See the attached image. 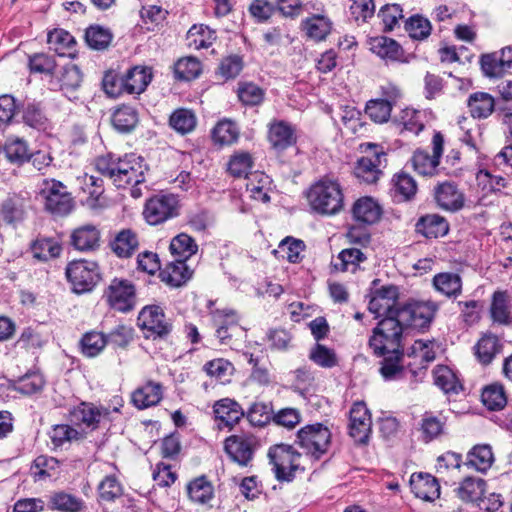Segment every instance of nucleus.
<instances>
[{
    "mask_svg": "<svg viewBox=\"0 0 512 512\" xmlns=\"http://www.w3.org/2000/svg\"><path fill=\"white\" fill-rule=\"evenodd\" d=\"M96 169L108 177L117 188L137 186L145 181L143 160L134 154L123 158L113 155L99 157L96 160Z\"/></svg>",
    "mask_w": 512,
    "mask_h": 512,
    "instance_id": "1",
    "label": "nucleus"
},
{
    "mask_svg": "<svg viewBox=\"0 0 512 512\" xmlns=\"http://www.w3.org/2000/svg\"><path fill=\"white\" fill-rule=\"evenodd\" d=\"M307 199L311 208L322 215H335L344 205V195L340 184L331 179H321L313 184Z\"/></svg>",
    "mask_w": 512,
    "mask_h": 512,
    "instance_id": "2",
    "label": "nucleus"
},
{
    "mask_svg": "<svg viewBox=\"0 0 512 512\" xmlns=\"http://www.w3.org/2000/svg\"><path fill=\"white\" fill-rule=\"evenodd\" d=\"M404 326L398 317H384L373 329L369 339V346L376 356H385L386 353H400L403 349Z\"/></svg>",
    "mask_w": 512,
    "mask_h": 512,
    "instance_id": "3",
    "label": "nucleus"
},
{
    "mask_svg": "<svg viewBox=\"0 0 512 512\" xmlns=\"http://www.w3.org/2000/svg\"><path fill=\"white\" fill-rule=\"evenodd\" d=\"M331 441L330 430L321 423L302 427L296 436V443L314 460H319L329 448Z\"/></svg>",
    "mask_w": 512,
    "mask_h": 512,
    "instance_id": "4",
    "label": "nucleus"
},
{
    "mask_svg": "<svg viewBox=\"0 0 512 512\" xmlns=\"http://www.w3.org/2000/svg\"><path fill=\"white\" fill-rule=\"evenodd\" d=\"M66 276L77 294L92 291L100 280L99 267L94 261L76 260L68 264Z\"/></svg>",
    "mask_w": 512,
    "mask_h": 512,
    "instance_id": "5",
    "label": "nucleus"
},
{
    "mask_svg": "<svg viewBox=\"0 0 512 512\" xmlns=\"http://www.w3.org/2000/svg\"><path fill=\"white\" fill-rule=\"evenodd\" d=\"M268 457L275 476L280 481H291L299 469L301 454L291 445L277 444L269 449Z\"/></svg>",
    "mask_w": 512,
    "mask_h": 512,
    "instance_id": "6",
    "label": "nucleus"
},
{
    "mask_svg": "<svg viewBox=\"0 0 512 512\" xmlns=\"http://www.w3.org/2000/svg\"><path fill=\"white\" fill-rule=\"evenodd\" d=\"M179 201L173 194H157L150 197L143 209V217L150 225H158L178 216Z\"/></svg>",
    "mask_w": 512,
    "mask_h": 512,
    "instance_id": "7",
    "label": "nucleus"
},
{
    "mask_svg": "<svg viewBox=\"0 0 512 512\" xmlns=\"http://www.w3.org/2000/svg\"><path fill=\"white\" fill-rule=\"evenodd\" d=\"M258 446L257 437L250 433L234 434L224 441V451L233 462L242 467L251 464Z\"/></svg>",
    "mask_w": 512,
    "mask_h": 512,
    "instance_id": "8",
    "label": "nucleus"
},
{
    "mask_svg": "<svg viewBox=\"0 0 512 512\" xmlns=\"http://www.w3.org/2000/svg\"><path fill=\"white\" fill-rule=\"evenodd\" d=\"M138 326L145 331L146 338H165L172 331V323L158 305H147L138 315Z\"/></svg>",
    "mask_w": 512,
    "mask_h": 512,
    "instance_id": "9",
    "label": "nucleus"
},
{
    "mask_svg": "<svg viewBox=\"0 0 512 512\" xmlns=\"http://www.w3.org/2000/svg\"><path fill=\"white\" fill-rule=\"evenodd\" d=\"M45 209L55 215H67L73 207L70 194L66 187L56 180H45L40 192Z\"/></svg>",
    "mask_w": 512,
    "mask_h": 512,
    "instance_id": "10",
    "label": "nucleus"
},
{
    "mask_svg": "<svg viewBox=\"0 0 512 512\" xmlns=\"http://www.w3.org/2000/svg\"><path fill=\"white\" fill-rule=\"evenodd\" d=\"M438 305L432 301L407 303L398 308V318L405 327L424 328L433 320Z\"/></svg>",
    "mask_w": 512,
    "mask_h": 512,
    "instance_id": "11",
    "label": "nucleus"
},
{
    "mask_svg": "<svg viewBox=\"0 0 512 512\" xmlns=\"http://www.w3.org/2000/svg\"><path fill=\"white\" fill-rule=\"evenodd\" d=\"M443 146V135L440 132H436L432 138V156L424 150H416L414 152L410 160L414 171L421 176H434L437 174Z\"/></svg>",
    "mask_w": 512,
    "mask_h": 512,
    "instance_id": "12",
    "label": "nucleus"
},
{
    "mask_svg": "<svg viewBox=\"0 0 512 512\" xmlns=\"http://www.w3.org/2000/svg\"><path fill=\"white\" fill-rule=\"evenodd\" d=\"M399 292L394 285L382 286L372 293L369 301L368 309L376 317H398Z\"/></svg>",
    "mask_w": 512,
    "mask_h": 512,
    "instance_id": "13",
    "label": "nucleus"
},
{
    "mask_svg": "<svg viewBox=\"0 0 512 512\" xmlns=\"http://www.w3.org/2000/svg\"><path fill=\"white\" fill-rule=\"evenodd\" d=\"M105 296L109 305L115 310L128 312L135 306V287L129 280L113 279L105 292Z\"/></svg>",
    "mask_w": 512,
    "mask_h": 512,
    "instance_id": "14",
    "label": "nucleus"
},
{
    "mask_svg": "<svg viewBox=\"0 0 512 512\" xmlns=\"http://www.w3.org/2000/svg\"><path fill=\"white\" fill-rule=\"evenodd\" d=\"M127 332L124 326L115 328L108 337L96 331L87 332L80 341L82 353L87 357H95L105 348L108 339L119 344L126 342Z\"/></svg>",
    "mask_w": 512,
    "mask_h": 512,
    "instance_id": "15",
    "label": "nucleus"
},
{
    "mask_svg": "<svg viewBox=\"0 0 512 512\" xmlns=\"http://www.w3.org/2000/svg\"><path fill=\"white\" fill-rule=\"evenodd\" d=\"M108 415L109 411L106 408L98 407L90 402H81L69 410L67 419L74 426L96 430L101 419Z\"/></svg>",
    "mask_w": 512,
    "mask_h": 512,
    "instance_id": "16",
    "label": "nucleus"
},
{
    "mask_svg": "<svg viewBox=\"0 0 512 512\" xmlns=\"http://www.w3.org/2000/svg\"><path fill=\"white\" fill-rule=\"evenodd\" d=\"M371 430V415L365 403H354L349 412V435L356 443L366 444Z\"/></svg>",
    "mask_w": 512,
    "mask_h": 512,
    "instance_id": "17",
    "label": "nucleus"
},
{
    "mask_svg": "<svg viewBox=\"0 0 512 512\" xmlns=\"http://www.w3.org/2000/svg\"><path fill=\"white\" fill-rule=\"evenodd\" d=\"M213 413L219 429H232L245 416L240 404L231 398H223L213 405Z\"/></svg>",
    "mask_w": 512,
    "mask_h": 512,
    "instance_id": "18",
    "label": "nucleus"
},
{
    "mask_svg": "<svg viewBox=\"0 0 512 512\" xmlns=\"http://www.w3.org/2000/svg\"><path fill=\"white\" fill-rule=\"evenodd\" d=\"M385 156L382 151H374L371 155L359 158L354 166L356 178L367 184H375L383 174L380 166Z\"/></svg>",
    "mask_w": 512,
    "mask_h": 512,
    "instance_id": "19",
    "label": "nucleus"
},
{
    "mask_svg": "<svg viewBox=\"0 0 512 512\" xmlns=\"http://www.w3.org/2000/svg\"><path fill=\"white\" fill-rule=\"evenodd\" d=\"M410 488L417 498L425 501H434L440 496V485L437 479L430 474H412Z\"/></svg>",
    "mask_w": 512,
    "mask_h": 512,
    "instance_id": "20",
    "label": "nucleus"
},
{
    "mask_svg": "<svg viewBox=\"0 0 512 512\" xmlns=\"http://www.w3.org/2000/svg\"><path fill=\"white\" fill-rule=\"evenodd\" d=\"M490 316L494 323L509 325L512 323L511 297L507 291L497 290L492 295Z\"/></svg>",
    "mask_w": 512,
    "mask_h": 512,
    "instance_id": "21",
    "label": "nucleus"
},
{
    "mask_svg": "<svg viewBox=\"0 0 512 512\" xmlns=\"http://www.w3.org/2000/svg\"><path fill=\"white\" fill-rule=\"evenodd\" d=\"M435 200L442 209L447 211H457L464 204L463 194L455 184L450 182L441 183L435 188Z\"/></svg>",
    "mask_w": 512,
    "mask_h": 512,
    "instance_id": "22",
    "label": "nucleus"
},
{
    "mask_svg": "<svg viewBox=\"0 0 512 512\" xmlns=\"http://www.w3.org/2000/svg\"><path fill=\"white\" fill-rule=\"evenodd\" d=\"M71 243L79 251H93L100 246V230L92 224L80 226L72 232Z\"/></svg>",
    "mask_w": 512,
    "mask_h": 512,
    "instance_id": "23",
    "label": "nucleus"
},
{
    "mask_svg": "<svg viewBox=\"0 0 512 512\" xmlns=\"http://www.w3.org/2000/svg\"><path fill=\"white\" fill-rule=\"evenodd\" d=\"M268 139L278 150H284L296 143L295 128L286 121H275L269 126Z\"/></svg>",
    "mask_w": 512,
    "mask_h": 512,
    "instance_id": "24",
    "label": "nucleus"
},
{
    "mask_svg": "<svg viewBox=\"0 0 512 512\" xmlns=\"http://www.w3.org/2000/svg\"><path fill=\"white\" fill-rule=\"evenodd\" d=\"M415 231L426 238H438L445 236L449 231L448 222L437 214H427L418 219Z\"/></svg>",
    "mask_w": 512,
    "mask_h": 512,
    "instance_id": "25",
    "label": "nucleus"
},
{
    "mask_svg": "<svg viewBox=\"0 0 512 512\" xmlns=\"http://www.w3.org/2000/svg\"><path fill=\"white\" fill-rule=\"evenodd\" d=\"M82 82V73L74 64L64 66L59 75L51 81L52 85L58 87L68 98H71Z\"/></svg>",
    "mask_w": 512,
    "mask_h": 512,
    "instance_id": "26",
    "label": "nucleus"
},
{
    "mask_svg": "<svg viewBox=\"0 0 512 512\" xmlns=\"http://www.w3.org/2000/svg\"><path fill=\"white\" fill-rule=\"evenodd\" d=\"M370 50L387 61H401L404 50L401 45L392 38L378 36L370 39Z\"/></svg>",
    "mask_w": 512,
    "mask_h": 512,
    "instance_id": "27",
    "label": "nucleus"
},
{
    "mask_svg": "<svg viewBox=\"0 0 512 512\" xmlns=\"http://www.w3.org/2000/svg\"><path fill=\"white\" fill-rule=\"evenodd\" d=\"M193 274V270L186 261L174 259L160 272L163 282L173 287H180L185 284Z\"/></svg>",
    "mask_w": 512,
    "mask_h": 512,
    "instance_id": "28",
    "label": "nucleus"
},
{
    "mask_svg": "<svg viewBox=\"0 0 512 512\" xmlns=\"http://www.w3.org/2000/svg\"><path fill=\"white\" fill-rule=\"evenodd\" d=\"M382 214L380 205L371 197L358 199L352 207V215L357 222L364 224L376 223Z\"/></svg>",
    "mask_w": 512,
    "mask_h": 512,
    "instance_id": "29",
    "label": "nucleus"
},
{
    "mask_svg": "<svg viewBox=\"0 0 512 512\" xmlns=\"http://www.w3.org/2000/svg\"><path fill=\"white\" fill-rule=\"evenodd\" d=\"M162 399L160 383L148 381L132 393V402L139 409H145L158 404Z\"/></svg>",
    "mask_w": 512,
    "mask_h": 512,
    "instance_id": "30",
    "label": "nucleus"
},
{
    "mask_svg": "<svg viewBox=\"0 0 512 512\" xmlns=\"http://www.w3.org/2000/svg\"><path fill=\"white\" fill-rule=\"evenodd\" d=\"M33 257L39 261L47 262L60 256L62 246L54 238L38 237L30 245Z\"/></svg>",
    "mask_w": 512,
    "mask_h": 512,
    "instance_id": "31",
    "label": "nucleus"
},
{
    "mask_svg": "<svg viewBox=\"0 0 512 512\" xmlns=\"http://www.w3.org/2000/svg\"><path fill=\"white\" fill-rule=\"evenodd\" d=\"M432 282L435 290L448 298H456L462 292V279L457 273H438L433 277Z\"/></svg>",
    "mask_w": 512,
    "mask_h": 512,
    "instance_id": "32",
    "label": "nucleus"
},
{
    "mask_svg": "<svg viewBox=\"0 0 512 512\" xmlns=\"http://www.w3.org/2000/svg\"><path fill=\"white\" fill-rule=\"evenodd\" d=\"M474 349L478 361L483 365H488L501 352L502 344L497 336L485 334L478 340Z\"/></svg>",
    "mask_w": 512,
    "mask_h": 512,
    "instance_id": "33",
    "label": "nucleus"
},
{
    "mask_svg": "<svg viewBox=\"0 0 512 512\" xmlns=\"http://www.w3.org/2000/svg\"><path fill=\"white\" fill-rule=\"evenodd\" d=\"M137 234L131 229H123L115 236L111 243L113 252L121 258H129L138 249Z\"/></svg>",
    "mask_w": 512,
    "mask_h": 512,
    "instance_id": "34",
    "label": "nucleus"
},
{
    "mask_svg": "<svg viewBox=\"0 0 512 512\" xmlns=\"http://www.w3.org/2000/svg\"><path fill=\"white\" fill-rule=\"evenodd\" d=\"M486 482L477 477L465 478L455 489L456 495L464 502H477L482 499Z\"/></svg>",
    "mask_w": 512,
    "mask_h": 512,
    "instance_id": "35",
    "label": "nucleus"
},
{
    "mask_svg": "<svg viewBox=\"0 0 512 512\" xmlns=\"http://www.w3.org/2000/svg\"><path fill=\"white\" fill-rule=\"evenodd\" d=\"M467 105L473 118L485 119L493 113L495 101L486 92H475L469 96Z\"/></svg>",
    "mask_w": 512,
    "mask_h": 512,
    "instance_id": "36",
    "label": "nucleus"
},
{
    "mask_svg": "<svg viewBox=\"0 0 512 512\" xmlns=\"http://www.w3.org/2000/svg\"><path fill=\"white\" fill-rule=\"evenodd\" d=\"M493 462L492 448L487 444L476 445L467 454L466 465L479 472H486Z\"/></svg>",
    "mask_w": 512,
    "mask_h": 512,
    "instance_id": "37",
    "label": "nucleus"
},
{
    "mask_svg": "<svg viewBox=\"0 0 512 512\" xmlns=\"http://www.w3.org/2000/svg\"><path fill=\"white\" fill-rule=\"evenodd\" d=\"M216 40V32L205 25H193L187 33L188 46L199 50L212 46Z\"/></svg>",
    "mask_w": 512,
    "mask_h": 512,
    "instance_id": "38",
    "label": "nucleus"
},
{
    "mask_svg": "<svg viewBox=\"0 0 512 512\" xmlns=\"http://www.w3.org/2000/svg\"><path fill=\"white\" fill-rule=\"evenodd\" d=\"M445 418L436 416L431 412H425L421 418V437L425 442H430L444 433Z\"/></svg>",
    "mask_w": 512,
    "mask_h": 512,
    "instance_id": "39",
    "label": "nucleus"
},
{
    "mask_svg": "<svg viewBox=\"0 0 512 512\" xmlns=\"http://www.w3.org/2000/svg\"><path fill=\"white\" fill-rule=\"evenodd\" d=\"M170 251L174 259L186 261L196 254L198 246L188 234L181 233L175 236L170 243Z\"/></svg>",
    "mask_w": 512,
    "mask_h": 512,
    "instance_id": "40",
    "label": "nucleus"
},
{
    "mask_svg": "<svg viewBox=\"0 0 512 512\" xmlns=\"http://www.w3.org/2000/svg\"><path fill=\"white\" fill-rule=\"evenodd\" d=\"M223 321L220 314H215L213 323L216 328L215 335L221 344L233 345V339L242 337L244 335V329L239 323H235L233 317L229 320L230 326H225Z\"/></svg>",
    "mask_w": 512,
    "mask_h": 512,
    "instance_id": "41",
    "label": "nucleus"
},
{
    "mask_svg": "<svg viewBox=\"0 0 512 512\" xmlns=\"http://www.w3.org/2000/svg\"><path fill=\"white\" fill-rule=\"evenodd\" d=\"M47 506L61 512H80L84 508V502L71 494L56 492L49 496Z\"/></svg>",
    "mask_w": 512,
    "mask_h": 512,
    "instance_id": "42",
    "label": "nucleus"
},
{
    "mask_svg": "<svg viewBox=\"0 0 512 512\" xmlns=\"http://www.w3.org/2000/svg\"><path fill=\"white\" fill-rule=\"evenodd\" d=\"M138 123V113L135 108L127 105L118 107L112 115L114 128L121 133L132 131Z\"/></svg>",
    "mask_w": 512,
    "mask_h": 512,
    "instance_id": "43",
    "label": "nucleus"
},
{
    "mask_svg": "<svg viewBox=\"0 0 512 512\" xmlns=\"http://www.w3.org/2000/svg\"><path fill=\"white\" fill-rule=\"evenodd\" d=\"M152 78L151 72L147 68L134 67L128 70L124 76L126 92L129 94L142 93Z\"/></svg>",
    "mask_w": 512,
    "mask_h": 512,
    "instance_id": "44",
    "label": "nucleus"
},
{
    "mask_svg": "<svg viewBox=\"0 0 512 512\" xmlns=\"http://www.w3.org/2000/svg\"><path fill=\"white\" fill-rule=\"evenodd\" d=\"M4 153L8 161L21 166L31 158L27 143L20 138H9L4 146Z\"/></svg>",
    "mask_w": 512,
    "mask_h": 512,
    "instance_id": "45",
    "label": "nucleus"
},
{
    "mask_svg": "<svg viewBox=\"0 0 512 512\" xmlns=\"http://www.w3.org/2000/svg\"><path fill=\"white\" fill-rule=\"evenodd\" d=\"M392 189L397 201H407L415 196L417 185L409 174L400 172L392 178Z\"/></svg>",
    "mask_w": 512,
    "mask_h": 512,
    "instance_id": "46",
    "label": "nucleus"
},
{
    "mask_svg": "<svg viewBox=\"0 0 512 512\" xmlns=\"http://www.w3.org/2000/svg\"><path fill=\"white\" fill-rule=\"evenodd\" d=\"M331 28V21L322 15H313L303 21V29L307 36L316 41L324 40Z\"/></svg>",
    "mask_w": 512,
    "mask_h": 512,
    "instance_id": "47",
    "label": "nucleus"
},
{
    "mask_svg": "<svg viewBox=\"0 0 512 512\" xmlns=\"http://www.w3.org/2000/svg\"><path fill=\"white\" fill-rule=\"evenodd\" d=\"M187 492L190 500L198 504H206L214 496L213 486L205 476L191 481L187 486Z\"/></svg>",
    "mask_w": 512,
    "mask_h": 512,
    "instance_id": "48",
    "label": "nucleus"
},
{
    "mask_svg": "<svg viewBox=\"0 0 512 512\" xmlns=\"http://www.w3.org/2000/svg\"><path fill=\"white\" fill-rule=\"evenodd\" d=\"M269 183V177L267 175L256 171L250 173L249 177L246 178V189L253 199L265 203L270 200L267 192Z\"/></svg>",
    "mask_w": 512,
    "mask_h": 512,
    "instance_id": "49",
    "label": "nucleus"
},
{
    "mask_svg": "<svg viewBox=\"0 0 512 512\" xmlns=\"http://www.w3.org/2000/svg\"><path fill=\"white\" fill-rule=\"evenodd\" d=\"M47 42L51 50L63 56L75 47L76 40L68 31L64 29H54L47 36Z\"/></svg>",
    "mask_w": 512,
    "mask_h": 512,
    "instance_id": "50",
    "label": "nucleus"
},
{
    "mask_svg": "<svg viewBox=\"0 0 512 512\" xmlns=\"http://www.w3.org/2000/svg\"><path fill=\"white\" fill-rule=\"evenodd\" d=\"M482 402L493 411L503 409L507 404V396L504 387L500 383H493L486 386L482 391Z\"/></svg>",
    "mask_w": 512,
    "mask_h": 512,
    "instance_id": "51",
    "label": "nucleus"
},
{
    "mask_svg": "<svg viewBox=\"0 0 512 512\" xmlns=\"http://www.w3.org/2000/svg\"><path fill=\"white\" fill-rule=\"evenodd\" d=\"M434 383L445 393H458L462 388L455 373L447 366H437L433 371Z\"/></svg>",
    "mask_w": 512,
    "mask_h": 512,
    "instance_id": "52",
    "label": "nucleus"
},
{
    "mask_svg": "<svg viewBox=\"0 0 512 512\" xmlns=\"http://www.w3.org/2000/svg\"><path fill=\"white\" fill-rule=\"evenodd\" d=\"M237 96L245 106H258L265 98V91L253 82H239Z\"/></svg>",
    "mask_w": 512,
    "mask_h": 512,
    "instance_id": "53",
    "label": "nucleus"
},
{
    "mask_svg": "<svg viewBox=\"0 0 512 512\" xmlns=\"http://www.w3.org/2000/svg\"><path fill=\"white\" fill-rule=\"evenodd\" d=\"M54 447H62L66 443L84 438V434L68 424L54 425L49 432Z\"/></svg>",
    "mask_w": 512,
    "mask_h": 512,
    "instance_id": "54",
    "label": "nucleus"
},
{
    "mask_svg": "<svg viewBox=\"0 0 512 512\" xmlns=\"http://www.w3.org/2000/svg\"><path fill=\"white\" fill-rule=\"evenodd\" d=\"M112 40L111 32L99 25H91L86 29L85 41L94 50L106 49Z\"/></svg>",
    "mask_w": 512,
    "mask_h": 512,
    "instance_id": "55",
    "label": "nucleus"
},
{
    "mask_svg": "<svg viewBox=\"0 0 512 512\" xmlns=\"http://www.w3.org/2000/svg\"><path fill=\"white\" fill-rule=\"evenodd\" d=\"M196 116L189 109H177L172 113L169 123L173 129L181 134H187L196 127Z\"/></svg>",
    "mask_w": 512,
    "mask_h": 512,
    "instance_id": "56",
    "label": "nucleus"
},
{
    "mask_svg": "<svg viewBox=\"0 0 512 512\" xmlns=\"http://www.w3.org/2000/svg\"><path fill=\"white\" fill-rule=\"evenodd\" d=\"M202 71L200 61L192 56L179 59L174 66L175 76L180 80L197 78Z\"/></svg>",
    "mask_w": 512,
    "mask_h": 512,
    "instance_id": "57",
    "label": "nucleus"
},
{
    "mask_svg": "<svg viewBox=\"0 0 512 512\" xmlns=\"http://www.w3.org/2000/svg\"><path fill=\"white\" fill-rule=\"evenodd\" d=\"M405 30L411 38L423 40L430 35L432 26L427 18L416 14L405 21Z\"/></svg>",
    "mask_w": 512,
    "mask_h": 512,
    "instance_id": "58",
    "label": "nucleus"
},
{
    "mask_svg": "<svg viewBox=\"0 0 512 512\" xmlns=\"http://www.w3.org/2000/svg\"><path fill=\"white\" fill-rule=\"evenodd\" d=\"M60 468V462L47 455L38 456L32 466L33 474L38 479H44L46 477H54L58 474Z\"/></svg>",
    "mask_w": 512,
    "mask_h": 512,
    "instance_id": "59",
    "label": "nucleus"
},
{
    "mask_svg": "<svg viewBox=\"0 0 512 512\" xmlns=\"http://www.w3.org/2000/svg\"><path fill=\"white\" fill-rule=\"evenodd\" d=\"M252 167V156L248 152L243 151L232 155L228 163V171L234 177H249V171Z\"/></svg>",
    "mask_w": 512,
    "mask_h": 512,
    "instance_id": "60",
    "label": "nucleus"
},
{
    "mask_svg": "<svg viewBox=\"0 0 512 512\" xmlns=\"http://www.w3.org/2000/svg\"><path fill=\"white\" fill-rule=\"evenodd\" d=\"M480 65L483 74L489 78L502 77L508 71L503 63V59L496 52L482 55Z\"/></svg>",
    "mask_w": 512,
    "mask_h": 512,
    "instance_id": "61",
    "label": "nucleus"
},
{
    "mask_svg": "<svg viewBox=\"0 0 512 512\" xmlns=\"http://www.w3.org/2000/svg\"><path fill=\"white\" fill-rule=\"evenodd\" d=\"M239 130L230 120L220 121L212 131V138L221 145L232 144L238 139Z\"/></svg>",
    "mask_w": 512,
    "mask_h": 512,
    "instance_id": "62",
    "label": "nucleus"
},
{
    "mask_svg": "<svg viewBox=\"0 0 512 512\" xmlns=\"http://www.w3.org/2000/svg\"><path fill=\"white\" fill-rule=\"evenodd\" d=\"M382 366L380 372L386 380L397 379L403 372V367L400 364L403 358V349L400 353H386L382 356Z\"/></svg>",
    "mask_w": 512,
    "mask_h": 512,
    "instance_id": "63",
    "label": "nucleus"
},
{
    "mask_svg": "<svg viewBox=\"0 0 512 512\" xmlns=\"http://www.w3.org/2000/svg\"><path fill=\"white\" fill-rule=\"evenodd\" d=\"M422 113L412 108H404L401 110L396 121L403 126L406 131L418 135L424 128L422 122Z\"/></svg>",
    "mask_w": 512,
    "mask_h": 512,
    "instance_id": "64",
    "label": "nucleus"
}]
</instances>
